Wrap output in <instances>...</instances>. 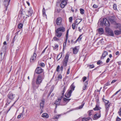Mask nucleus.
<instances>
[{
    "mask_svg": "<svg viewBox=\"0 0 121 121\" xmlns=\"http://www.w3.org/2000/svg\"><path fill=\"white\" fill-rule=\"evenodd\" d=\"M9 36L8 35L6 36V39L7 41H8L9 40Z\"/></svg>",
    "mask_w": 121,
    "mask_h": 121,
    "instance_id": "nucleus-61",
    "label": "nucleus"
},
{
    "mask_svg": "<svg viewBox=\"0 0 121 121\" xmlns=\"http://www.w3.org/2000/svg\"><path fill=\"white\" fill-rule=\"evenodd\" d=\"M7 97L10 99L13 100L15 97V95L11 92H9L7 95Z\"/></svg>",
    "mask_w": 121,
    "mask_h": 121,
    "instance_id": "nucleus-9",
    "label": "nucleus"
},
{
    "mask_svg": "<svg viewBox=\"0 0 121 121\" xmlns=\"http://www.w3.org/2000/svg\"><path fill=\"white\" fill-rule=\"evenodd\" d=\"M66 89V87H65V86L64 87L63 90L62 91V95H64V92H65V90Z\"/></svg>",
    "mask_w": 121,
    "mask_h": 121,
    "instance_id": "nucleus-40",
    "label": "nucleus"
},
{
    "mask_svg": "<svg viewBox=\"0 0 121 121\" xmlns=\"http://www.w3.org/2000/svg\"><path fill=\"white\" fill-rule=\"evenodd\" d=\"M53 39L55 41H57L58 42L59 41V39L56 37H54L53 38Z\"/></svg>",
    "mask_w": 121,
    "mask_h": 121,
    "instance_id": "nucleus-36",
    "label": "nucleus"
},
{
    "mask_svg": "<svg viewBox=\"0 0 121 121\" xmlns=\"http://www.w3.org/2000/svg\"><path fill=\"white\" fill-rule=\"evenodd\" d=\"M67 41H66V40H65V42H64L63 46V50L65 48V46L66 44V42Z\"/></svg>",
    "mask_w": 121,
    "mask_h": 121,
    "instance_id": "nucleus-47",
    "label": "nucleus"
},
{
    "mask_svg": "<svg viewBox=\"0 0 121 121\" xmlns=\"http://www.w3.org/2000/svg\"><path fill=\"white\" fill-rule=\"evenodd\" d=\"M84 103H83L82 105L79 106V109L82 108L84 105Z\"/></svg>",
    "mask_w": 121,
    "mask_h": 121,
    "instance_id": "nucleus-48",
    "label": "nucleus"
},
{
    "mask_svg": "<svg viewBox=\"0 0 121 121\" xmlns=\"http://www.w3.org/2000/svg\"><path fill=\"white\" fill-rule=\"evenodd\" d=\"M72 93V91L68 90L67 93L65 94V96L67 98H69L71 96V94Z\"/></svg>",
    "mask_w": 121,
    "mask_h": 121,
    "instance_id": "nucleus-12",
    "label": "nucleus"
},
{
    "mask_svg": "<svg viewBox=\"0 0 121 121\" xmlns=\"http://www.w3.org/2000/svg\"><path fill=\"white\" fill-rule=\"evenodd\" d=\"M88 85L87 82H85L84 83V86L82 88L83 90H85L86 89Z\"/></svg>",
    "mask_w": 121,
    "mask_h": 121,
    "instance_id": "nucleus-20",
    "label": "nucleus"
},
{
    "mask_svg": "<svg viewBox=\"0 0 121 121\" xmlns=\"http://www.w3.org/2000/svg\"><path fill=\"white\" fill-rule=\"evenodd\" d=\"M60 54H59L57 56L56 58V60L57 61H58L60 59V58L62 56V54H61L60 56Z\"/></svg>",
    "mask_w": 121,
    "mask_h": 121,
    "instance_id": "nucleus-29",
    "label": "nucleus"
},
{
    "mask_svg": "<svg viewBox=\"0 0 121 121\" xmlns=\"http://www.w3.org/2000/svg\"><path fill=\"white\" fill-rule=\"evenodd\" d=\"M101 63L102 64V62L101 60H99L97 62V64L98 65H99Z\"/></svg>",
    "mask_w": 121,
    "mask_h": 121,
    "instance_id": "nucleus-54",
    "label": "nucleus"
},
{
    "mask_svg": "<svg viewBox=\"0 0 121 121\" xmlns=\"http://www.w3.org/2000/svg\"><path fill=\"white\" fill-rule=\"evenodd\" d=\"M103 101L105 103V104H108V101L107 100H106L104 99V98H103Z\"/></svg>",
    "mask_w": 121,
    "mask_h": 121,
    "instance_id": "nucleus-37",
    "label": "nucleus"
},
{
    "mask_svg": "<svg viewBox=\"0 0 121 121\" xmlns=\"http://www.w3.org/2000/svg\"><path fill=\"white\" fill-rule=\"evenodd\" d=\"M47 48V47H46L45 49H44L43 51H42V52L41 54V55L42 54H43V53H44L45 52V51L46 50V49Z\"/></svg>",
    "mask_w": 121,
    "mask_h": 121,
    "instance_id": "nucleus-57",
    "label": "nucleus"
},
{
    "mask_svg": "<svg viewBox=\"0 0 121 121\" xmlns=\"http://www.w3.org/2000/svg\"><path fill=\"white\" fill-rule=\"evenodd\" d=\"M109 107H110V104H105V107L106 109V112H107L108 111Z\"/></svg>",
    "mask_w": 121,
    "mask_h": 121,
    "instance_id": "nucleus-18",
    "label": "nucleus"
},
{
    "mask_svg": "<svg viewBox=\"0 0 121 121\" xmlns=\"http://www.w3.org/2000/svg\"><path fill=\"white\" fill-rule=\"evenodd\" d=\"M110 60V59L109 58H108L106 60V62L107 63H108Z\"/></svg>",
    "mask_w": 121,
    "mask_h": 121,
    "instance_id": "nucleus-64",
    "label": "nucleus"
},
{
    "mask_svg": "<svg viewBox=\"0 0 121 121\" xmlns=\"http://www.w3.org/2000/svg\"><path fill=\"white\" fill-rule=\"evenodd\" d=\"M39 65L42 67H43L45 66V65L44 63H41L39 64Z\"/></svg>",
    "mask_w": 121,
    "mask_h": 121,
    "instance_id": "nucleus-39",
    "label": "nucleus"
},
{
    "mask_svg": "<svg viewBox=\"0 0 121 121\" xmlns=\"http://www.w3.org/2000/svg\"><path fill=\"white\" fill-rule=\"evenodd\" d=\"M60 69V66L59 65H58L57 66L56 69V71L57 72H58L59 71V70Z\"/></svg>",
    "mask_w": 121,
    "mask_h": 121,
    "instance_id": "nucleus-52",
    "label": "nucleus"
},
{
    "mask_svg": "<svg viewBox=\"0 0 121 121\" xmlns=\"http://www.w3.org/2000/svg\"><path fill=\"white\" fill-rule=\"evenodd\" d=\"M82 21V19H77L75 21V23L76 25H78Z\"/></svg>",
    "mask_w": 121,
    "mask_h": 121,
    "instance_id": "nucleus-19",
    "label": "nucleus"
},
{
    "mask_svg": "<svg viewBox=\"0 0 121 121\" xmlns=\"http://www.w3.org/2000/svg\"><path fill=\"white\" fill-rule=\"evenodd\" d=\"M75 23H73L72 24V27L73 29L74 30L75 28Z\"/></svg>",
    "mask_w": 121,
    "mask_h": 121,
    "instance_id": "nucleus-44",
    "label": "nucleus"
},
{
    "mask_svg": "<svg viewBox=\"0 0 121 121\" xmlns=\"http://www.w3.org/2000/svg\"><path fill=\"white\" fill-rule=\"evenodd\" d=\"M93 110H90L88 111L89 115V116H90L91 115V112Z\"/></svg>",
    "mask_w": 121,
    "mask_h": 121,
    "instance_id": "nucleus-56",
    "label": "nucleus"
},
{
    "mask_svg": "<svg viewBox=\"0 0 121 121\" xmlns=\"http://www.w3.org/2000/svg\"><path fill=\"white\" fill-rule=\"evenodd\" d=\"M82 35H81L79 36V37L76 40V41H75L74 42H73V40L72 39L71 40V42L72 44H75L78 41H79L80 40H81L82 39L80 37Z\"/></svg>",
    "mask_w": 121,
    "mask_h": 121,
    "instance_id": "nucleus-14",
    "label": "nucleus"
},
{
    "mask_svg": "<svg viewBox=\"0 0 121 121\" xmlns=\"http://www.w3.org/2000/svg\"><path fill=\"white\" fill-rule=\"evenodd\" d=\"M100 22L101 26H103L104 25L107 26H110V23L109 21L106 18H103L102 20L100 21Z\"/></svg>",
    "mask_w": 121,
    "mask_h": 121,
    "instance_id": "nucleus-3",
    "label": "nucleus"
},
{
    "mask_svg": "<svg viewBox=\"0 0 121 121\" xmlns=\"http://www.w3.org/2000/svg\"><path fill=\"white\" fill-rule=\"evenodd\" d=\"M78 50L77 49L76 47H75L73 49V52L74 54H76L78 52Z\"/></svg>",
    "mask_w": 121,
    "mask_h": 121,
    "instance_id": "nucleus-24",
    "label": "nucleus"
},
{
    "mask_svg": "<svg viewBox=\"0 0 121 121\" xmlns=\"http://www.w3.org/2000/svg\"><path fill=\"white\" fill-rule=\"evenodd\" d=\"M55 47H53V49L54 50H57L58 49L57 48L59 47V46L58 44H55Z\"/></svg>",
    "mask_w": 121,
    "mask_h": 121,
    "instance_id": "nucleus-28",
    "label": "nucleus"
},
{
    "mask_svg": "<svg viewBox=\"0 0 121 121\" xmlns=\"http://www.w3.org/2000/svg\"><path fill=\"white\" fill-rule=\"evenodd\" d=\"M36 48L35 50L33 56H32L30 59V61L31 62H33L35 60L36 56Z\"/></svg>",
    "mask_w": 121,
    "mask_h": 121,
    "instance_id": "nucleus-4",
    "label": "nucleus"
},
{
    "mask_svg": "<svg viewBox=\"0 0 121 121\" xmlns=\"http://www.w3.org/2000/svg\"><path fill=\"white\" fill-rule=\"evenodd\" d=\"M89 119H88L87 118H84L82 119V121H88Z\"/></svg>",
    "mask_w": 121,
    "mask_h": 121,
    "instance_id": "nucleus-38",
    "label": "nucleus"
},
{
    "mask_svg": "<svg viewBox=\"0 0 121 121\" xmlns=\"http://www.w3.org/2000/svg\"><path fill=\"white\" fill-rule=\"evenodd\" d=\"M92 7L94 8H97L98 7V6L95 4H94L92 6Z\"/></svg>",
    "mask_w": 121,
    "mask_h": 121,
    "instance_id": "nucleus-55",
    "label": "nucleus"
},
{
    "mask_svg": "<svg viewBox=\"0 0 121 121\" xmlns=\"http://www.w3.org/2000/svg\"><path fill=\"white\" fill-rule=\"evenodd\" d=\"M23 24L21 23L19 24L18 26V28L20 29H21L22 27Z\"/></svg>",
    "mask_w": 121,
    "mask_h": 121,
    "instance_id": "nucleus-32",
    "label": "nucleus"
},
{
    "mask_svg": "<svg viewBox=\"0 0 121 121\" xmlns=\"http://www.w3.org/2000/svg\"><path fill=\"white\" fill-rule=\"evenodd\" d=\"M69 56V54H67L65 55V58L63 60V66H66L67 65V63Z\"/></svg>",
    "mask_w": 121,
    "mask_h": 121,
    "instance_id": "nucleus-5",
    "label": "nucleus"
},
{
    "mask_svg": "<svg viewBox=\"0 0 121 121\" xmlns=\"http://www.w3.org/2000/svg\"><path fill=\"white\" fill-rule=\"evenodd\" d=\"M100 117V111H99L98 113H96L94 115L93 119L94 120H96L99 118Z\"/></svg>",
    "mask_w": 121,
    "mask_h": 121,
    "instance_id": "nucleus-10",
    "label": "nucleus"
},
{
    "mask_svg": "<svg viewBox=\"0 0 121 121\" xmlns=\"http://www.w3.org/2000/svg\"><path fill=\"white\" fill-rule=\"evenodd\" d=\"M44 77V73H43L42 74L39 75L37 76L36 80V84L39 85L42 82Z\"/></svg>",
    "mask_w": 121,
    "mask_h": 121,
    "instance_id": "nucleus-2",
    "label": "nucleus"
},
{
    "mask_svg": "<svg viewBox=\"0 0 121 121\" xmlns=\"http://www.w3.org/2000/svg\"><path fill=\"white\" fill-rule=\"evenodd\" d=\"M65 31V28L63 27H60L55 30V34L56 36L58 38L60 37L62 35V32Z\"/></svg>",
    "mask_w": 121,
    "mask_h": 121,
    "instance_id": "nucleus-1",
    "label": "nucleus"
},
{
    "mask_svg": "<svg viewBox=\"0 0 121 121\" xmlns=\"http://www.w3.org/2000/svg\"><path fill=\"white\" fill-rule=\"evenodd\" d=\"M4 2L6 7L9 4L8 0H4Z\"/></svg>",
    "mask_w": 121,
    "mask_h": 121,
    "instance_id": "nucleus-22",
    "label": "nucleus"
},
{
    "mask_svg": "<svg viewBox=\"0 0 121 121\" xmlns=\"http://www.w3.org/2000/svg\"><path fill=\"white\" fill-rule=\"evenodd\" d=\"M68 32H69V30H68L67 31L66 33V41H67V39L68 38Z\"/></svg>",
    "mask_w": 121,
    "mask_h": 121,
    "instance_id": "nucleus-43",
    "label": "nucleus"
},
{
    "mask_svg": "<svg viewBox=\"0 0 121 121\" xmlns=\"http://www.w3.org/2000/svg\"><path fill=\"white\" fill-rule=\"evenodd\" d=\"M118 113L120 116H121V107L120 108L119 111L118 112Z\"/></svg>",
    "mask_w": 121,
    "mask_h": 121,
    "instance_id": "nucleus-53",
    "label": "nucleus"
},
{
    "mask_svg": "<svg viewBox=\"0 0 121 121\" xmlns=\"http://www.w3.org/2000/svg\"><path fill=\"white\" fill-rule=\"evenodd\" d=\"M43 70L40 67H37L35 70L36 73L39 74L43 73Z\"/></svg>",
    "mask_w": 121,
    "mask_h": 121,
    "instance_id": "nucleus-8",
    "label": "nucleus"
},
{
    "mask_svg": "<svg viewBox=\"0 0 121 121\" xmlns=\"http://www.w3.org/2000/svg\"><path fill=\"white\" fill-rule=\"evenodd\" d=\"M62 95L60 97L58 98V100H59L60 101L63 98V97L64 95H62Z\"/></svg>",
    "mask_w": 121,
    "mask_h": 121,
    "instance_id": "nucleus-51",
    "label": "nucleus"
},
{
    "mask_svg": "<svg viewBox=\"0 0 121 121\" xmlns=\"http://www.w3.org/2000/svg\"><path fill=\"white\" fill-rule=\"evenodd\" d=\"M98 33L99 34H103L104 31L102 28H99L98 30Z\"/></svg>",
    "mask_w": 121,
    "mask_h": 121,
    "instance_id": "nucleus-17",
    "label": "nucleus"
},
{
    "mask_svg": "<svg viewBox=\"0 0 121 121\" xmlns=\"http://www.w3.org/2000/svg\"><path fill=\"white\" fill-rule=\"evenodd\" d=\"M108 55V52H107L104 51L102 54V56L101 57V59H104Z\"/></svg>",
    "mask_w": 121,
    "mask_h": 121,
    "instance_id": "nucleus-15",
    "label": "nucleus"
},
{
    "mask_svg": "<svg viewBox=\"0 0 121 121\" xmlns=\"http://www.w3.org/2000/svg\"><path fill=\"white\" fill-rule=\"evenodd\" d=\"M100 108L98 106L96 105V106L95 107L93 108V110L95 111L98 110L100 109Z\"/></svg>",
    "mask_w": 121,
    "mask_h": 121,
    "instance_id": "nucleus-27",
    "label": "nucleus"
},
{
    "mask_svg": "<svg viewBox=\"0 0 121 121\" xmlns=\"http://www.w3.org/2000/svg\"><path fill=\"white\" fill-rule=\"evenodd\" d=\"M103 39L102 38L100 41L99 42L101 43V44L103 43Z\"/></svg>",
    "mask_w": 121,
    "mask_h": 121,
    "instance_id": "nucleus-59",
    "label": "nucleus"
},
{
    "mask_svg": "<svg viewBox=\"0 0 121 121\" xmlns=\"http://www.w3.org/2000/svg\"><path fill=\"white\" fill-rule=\"evenodd\" d=\"M80 13L81 14H83L84 13V11L83 9H80Z\"/></svg>",
    "mask_w": 121,
    "mask_h": 121,
    "instance_id": "nucleus-35",
    "label": "nucleus"
},
{
    "mask_svg": "<svg viewBox=\"0 0 121 121\" xmlns=\"http://www.w3.org/2000/svg\"><path fill=\"white\" fill-rule=\"evenodd\" d=\"M75 87V86H74L73 83H72L70 86L71 90H71L72 91L74 90Z\"/></svg>",
    "mask_w": 121,
    "mask_h": 121,
    "instance_id": "nucleus-21",
    "label": "nucleus"
},
{
    "mask_svg": "<svg viewBox=\"0 0 121 121\" xmlns=\"http://www.w3.org/2000/svg\"><path fill=\"white\" fill-rule=\"evenodd\" d=\"M60 116V115H56L54 116L53 118L54 119H57Z\"/></svg>",
    "mask_w": 121,
    "mask_h": 121,
    "instance_id": "nucleus-34",
    "label": "nucleus"
},
{
    "mask_svg": "<svg viewBox=\"0 0 121 121\" xmlns=\"http://www.w3.org/2000/svg\"><path fill=\"white\" fill-rule=\"evenodd\" d=\"M121 119L119 118L118 117H117L116 121H120Z\"/></svg>",
    "mask_w": 121,
    "mask_h": 121,
    "instance_id": "nucleus-62",
    "label": "nucleus"
},
{
    "mask_svg": "<svg viewBox=\"0 0 121 121\" xmlns=\"http://www.w3.org/2000/svg\"><path fill=\"white\" fill-rule=\"evenodd\" d=\"M89 67L90 68H92L94 67V66L93 65H89Z\"/></svg>",
    "mask_w": 121,
    "mask_h": 121,
    "instance_id": "nucleus-58",
    "label": "nucleus"
},
{
    "mask_svg": "<svg viewBox=\"0 0 121 121\" xmlns=\"http://www.w3.org/2000/svg\"><path fill=\"white\" fill-rule=\"evenodd\" d=\"M110 85V83L109 82H107L104 85V88H105L106 86H108Z\"/></svg>",
    "mask_w": 121,
    "mask_h": 121,
    "instance_id": "nucleus-33",
    "label": "nucleus"
},
{
    "mask_svg": "<svg viewBox=\"0 0 121 121\" xmlns=\"http://www.w3.org/2000/svg\"><path fill=\"white\" fill-rule=\"evenodd\" d=\"M87 78L86 77H84L83 78V82H84L86 80V79Z\"/></svg>",
    "mask_w": 121,
    "mask_h": 121,
    "instance_id": "nucleus-63",
    "label": "nucleus"
},
{
    "mask_svg": "<svg viewBox=\"0 0 121 121\" xmlns=\"http://www.w3.org/2000/svg\"><path fill=\"white\" fill-rule=\"evenodd\" d=\"M69 68L68 69L67 72V74H69L70 73V66H69Z\"/></svg>",
    "mask_w": 121,
    "mask_h": 121,
    "instance_id": "nucleus-46",
    "label": "nucleus"
},
{
    "mask_svg": "<svg viewBox=\"0 0 121 121\" xmlns=\"http://www.w3.org/2000/svg\"><path fill=\"white\" fill-rule=\"evenodd\" d=\"M42 12H43V16L45 17V16H46V15L45 14V9L44 8H43L42 9Z\"/></svg>",
    "mask_w": 121,
    "mask_h": 121,
    "instance_id": "nucleus-30",
    "label": "nucleus"
},
{
    "mask_svg": "<svg viewBox=\"0 0 121 121\" xmlns=\"http://www.w3.org/2000/svg\"><path fill=\"white\" fill-rule=\"evenodd\" d=\"M62 95L60 97L58 98V100H59L60 101L63 98V97L64 95H62Z\"/></svg>",
    "mask_w": 121,
    "mask_h": 121,
    "instance_id": "nucleus-50",
    "label": "nucleus"
},
{
    "mask_svg": "<svg viewBox=\"0 0 121 121\" xmlns=\"http://www.w3.org/2000/svg\"><path fill=\"white\" fill-rule=\"evenodd\" d=\"M41 102L40 104V108H43L45 103V100L44 99H42L41 100Z\"/></svg>",
    "mask_w": 121,
    "mask_h": 121,
    "instance_id": "nucleus-11",
    "label": "nucleus"
},
{
    "mask_svg": "<svg viewBox=\"0 0 121 121\" xmlns=\"http://www.w3.org/2000/svg\"><path fill=\"white\" fill-rule=\"evenodd\" d=\"M60 101L57 99L55 102L54 104H55L56 106L59 105L60 104Z\"/></svg>",
    "mask_w": 121,
    "mask_h": 121,
    "instance_id": "nucleus-23",
    "label": "nucleus"
},
{
    "mask_svg": "<svg viewBox=\"0 0 121 121\" xmlns=\"http://www.w3.org/2000/svg\"><path fill=\"white\" fill-rule=\"evenodd\" d=\"M11 101L9 100V99H7V103H6V104L5 105L6 106L8 105L11 102Z\"/></svg>",
    "mask_w": 121,
    "mask_h": 121,
    "instance_id": "nucleus-42",
    "label": "nucleus"
},
{
    "mask_svg": "<svg viewBox=\"0 0 121 121\" xmlns=\"http://www.w3.org/2000/svg\"><path fill=\"white\" fill-rule=\"evenodd\" d=\"M28 15H26L28 17H29L30 16H31L33 13L32 10L31 9V8H30L29 9V10L28 11Z\"/></svg>",
    "mask_w": 121,
    "mask_h": 121,
    "instance_id": "nucleus-16",
    "label": "nucleus"
},
{
    "mask_svg": "<svg viewBox=\"0 0 121 121\" xmlns=\"http://www.w3.org/2000/svg\"><path fill=\"white\" fill-rule=\"evenodd\" d=\"M114 33L116 35H118L121 33V32L120 31L117 30L114 31Z\"/></svg>",
    "mask_w": 121,
    "mask_h": 121,
    "instance_id": "nucleus-31",
    "label": "nucleus"
},
{
    "mask_svg": "<svg viewBox=\"0 0 121 121\" xmlns=\"http://www.w3.org/2000/svg\"><path fill=\"white\" fill-rule=\"evenodd\" d=\"M117 5L116 4H114L113 6V8L114 10H116L117 9Z\"/></svg>",
    "mask_w": 121,
    "mask_h": 121,
    "instance_id": "nucleus-41",
    "label": "nucleus"
},
{
    "mask_svg": "<svg viewBox=\"0 0 121 121\" xmlns=\"http://www.w3.org/2000/svg\"><path fill=\"white\" fill-rule=\"evenodd\" d=\"M20 115L21 116V117H22L23 115H24V109L23 110V111H22V112L20 114Z\"/></svg>",
    "mask_w": 121,
    "mask_h": 121,
    "instance_id": "nucleus-45",
    "label": "nucleus"
},
{
    "mask_svg": "<svg viewBox=\"0 0 121 121\" xmlns=\"http://www.w3.org/2000/svg\"><path fill=\"white\" fill-rule=\"evenodd\" d=\"M42 117H43L48 118V116L47 113H44L42 115Z\"/></svg>",
    "mask_w": 121,
    "mask_h": 121,
    "instance_id": "nucleus-25",
    "label": "nucleus"
},
{
    "mask_svg": "<svg viewBox=\"0 0 121 121\" xmlns=\"http://www.w3.org/2000/svg\"><path fill=\"white\" fill-rule=\"evenodd\" d=\"M68 0H60V6L62 8H64L67 4Z\"/></svg>",
    "mask_w": 121,
    "mask_h": 121,
    "instance_id": "nucleus-6",
    "label": "nucleus"
},
{
    "mask_svg": "<svg viewBox=\"0 0 121 121\" xmlns=\"http://www.w3.org/2000/svg\"><path fill=\"white\" fill-rule=\"evenodd\" d=\"M105 30L106 32L108 35L112 36H114L113 31L111 30L108 27H106Z\"/></svg>",
    "mask_w": 121,
    "mask_h": 121,
    "instance_id": "nucleus-7",
    "label": "nucleus"
},
{
    "mask_svg": "<svg viewBox=\"0 0 121 121\" xmlns=\"http://www.w3.org/2000/svg\"><path fill=\"white\" fill-rule=\"evenodd\" d=\"M58 78L59 79H61L62 78V76L60 74H59L58 77Z\"/></svg>",
    "mask_w": 121,
    "mask_h": 121,
    "instance_id": "nucleus-60",
    "label": "nucleus"
},
{
    "mask_svg": "<svg viewBox=\"0 0 121 121\" xmlns=\"http://www.w3.org/2000/svg\"><path fill=\"white\" fill-rule=\"evenodd\" d=\"M62 19L60 17L57 18L56 21V23L58 25H60Z\"/></svg>",
    "mask_w": 121,
    "mask_h": 121,
    "instance_id": "nucleus-13",
    "label": "nucleus"
},
{
    "mask_svg": "<svg viewBox=\"0 0 121 121\" xmlns=\"http://www.w3.org/2000/svg\"><path fill=\"white\" fill-rule=\"evenodd\" d=\"M69 22H72V20H73V18L72 17H70L69 18Z\"/></svg>",
    "mask_w": 121,
    "mask_h": 121,
    "instance_id": "nucleus-49",
    "label": "nucleus"
},
{
    "mask_svg": "<svg viewBox=\"0 0 121 121\" xmlns=\"http://www.w3.org/2000/svg\"><path fill=\"white\" fill-rule=\"evenodd\" d=\"M71 99H67L65 98H63V100L64 101L66 102L67 103Z\"/></svg>",
    "mask_w": 121,
    "mask_h": 121,
    "instance_id": "nucleus-26",
    "label": "nucleus"
}]
</instances>
